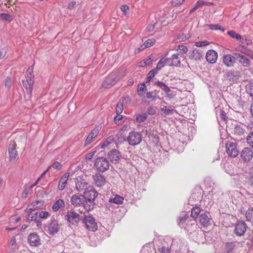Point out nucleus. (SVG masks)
<instances>
[{
	"mask_svg": "<svg viewBox=\"0 0 253 253\" xmlns=\"http://www.w3.org/2000/svg\"><path fill=\"white\" fill-rule=\"evenodd\" d=\"M145 90H146L145 84L144 83H142L140 85L138 86V89H137V91L140 92V91H143Z\"/></svg>",
	"mask_w": 253,
	"mask_h": 253,
	"instance_id": "61",
	"label": "nucleus"
},
{
	"mask_svg": "<svg viewBox=\"0 0 253 253\" xmlns=\"http://www.w3.org/2000/svg\"><path fill=\"white\" fill-rule=\"evenodd\" d=\"M98 129L94 128L92 129L90 133L88 135L85 141L84 145L87 146L90 144L92 140L98 135Z\"/></svg>",
	"mask_w": 253,
	"mask_h": 253,
	"instance_id": "24",
	"label": "nucleus"
},
{
	"mask_svg": "<svg viewBox=\"0 0 253 253\" xmlns=\"http://www.w3.org/2000/svg\"><path fill=\"white\" fill-rule=\"evenodd\" d=\"M226 153L228 155L232 158L236 157L239 154V150L237 145L234 142H228L226 144Z\"/></svg>",
	"mask_w": 253,
	"mask_h": 253,
	"instance_id": "7",
	"label": "nucleus"
},
{
	"mask_svg": "<svg viewBox=\"0 0 253 253\" xmlns=\"http://www.w3.org/2000/svg\"><path fill=\"white\" fill-rule=\"evenodd\" d=\"M65 206L64 201L61 199H59L55 202L52 206V210L54 211H56L61 208Z\"/></svg>",
	"mask_w": 253,
	"mask_h": 253,
	"instance_id": "27",
	"label": "nucleus"
},
{
	"mask_svg": "<svg viewBox=\"0 0 253 253\" xmlns=\"http://www.w3.org/2000/svg\"><path fill=\"white\" fill-rule=\"evenodd\" d=\"M0 17L4 20L6 21H10L11 20V17L9 14L6 13H2L0 14Z\"/></svg>",
	"mask_w": 253,
	"mask_h": 253,
	"instance_id": "58",
	"label": "nucleus"
},
{
	"mask_svg": "<svg viewBox=\"0 0 253 253\" xmlns=\"http://www.w3.org/2000/svg\"><path fill=\"white\" fill-rule=\"evenodd\" d=\"M93 183L98 187L103 186L106 183L107 180L105 177L99 173H97L93 176Z\"/></svg>",
	"mask_w": 253,
	"mask_h": 253,
	"instance_id": "14",
	"label": "nucleus"
},
{
	"mask_svg": "<svg viewBox=\"0 0 253 253\" xmlns=\"http://www.w3.org/2000/svg\"><path fill=\"white\" fill-rule=\"evenodd\" d=\"M128 144L131 146H136L140 143L142 141V135L137 131H131L126 138Z\"/></svg>",
	"mask_w": 253,
	"mask_h": 253,
	"instance_id": "4",
	"label": "nucleus"
},
{
	"mask_svg": "<svg viewBox=\"0 0 253 253\" xmlns=\"http://www.w3.org/2000/svg\"><path fill=\"white\" fill-rule=\"evenodd\" d=\"M158 73V71L154 68L151 70L148 74V76L149 77V78L152 79L156 74Z\"/></svg>",
	"mask_w": 253,
	"mask_h": 253,
	"instance_id": "59",
	"label": "nucleus"
},
{
	"mask_svg": "<svg viewBox=\"0 0 253 253\" xmlns=\"http://www.w3.org/2000/svg\"><path fill=\"white\" fill-rule=\"evenodd\" d=\"M84 196L88 202H94L98 195L97 191L92 186H90L84 191Z\"/></svg>",
	"mask_w": 253,
	"mask_h": 253,
	"instance_id": "9",
	"label": "nucleus"
},
{
	"mask_svg": "<svg viewBox=\"0 0 253 253\" xmlns=\"http://www.w3.org/2000/svg\"><path fill=\"white\" fill-rule=\"evenodd\" d=\"M188 215L185 213L184 215L182 217H181L179 218V219L178 220V225H180L181 224L184 223L185 220L188 218Z\"/></svg>",
	"mask_w": 253,
	"mask_h": 253,
	"instance_id": "57",
	"label": "nucleus"
},
{
	"mask_svg": "<svg viewBox=\"0 0 253 253\" xmlns=\"http://www.w3.org/2000/svg\"><path fill=\"white\" fill-rule=\"evenodd\" d=\"M94 167L98 170L103 172L109 169L110 164L109 161L106 158L100 157L95 159Z\"/></svg>",
	"mask_w": 253,
	"mask_h": 253,
	"instance_id": "2",
	"label": "nucleus"
},
{
	"mask_svg": "<svg viewBox=\"0 0 253 253\" xmlns=\"http://www.w3.org/2000/svg\"><path fill=\"white\" fill-rule=\"evenodd\" d=\"M124 198L118 195H116L115 197L110 198L109 202L116 204H121L123 203Z\"/></svg>",
	"mask_w": 253,
	"mask_h": 253,
	"instance_id": "33",
	"label": "nucleus"
},
{
	"mask_svg": "<svg viewBox=\"0 0 253 253\" xmlns=\"http://www.w3.org/2000/svg\"><path fill=\"white\" fill-rule=\"evenodd\" d=\"M45 230L49 234L54 235L59 230V226L57 220H51L44 227Z\"/></svg>",
	"mask_w": 253,
	"mask_h": 253,
	"instance_id": "5",
	"label": "nucleus"
},
{
	"mask_svg": "<svg viewBox=\"0 0 253 253\" xmlns=\"http://www.w3.org/2000/svg\"><path fill=\"white\" fill-rule=\"evenodd\" d=\"M225 76L227 79L232 82L237 80L239 77L238 73L233 71H229L226 72Z\"/></svg>",
	"mask_w": 253,
	"mask_h": 253,
	"instance_id": "25",
	"label": "nucleus"
},
{
	"mask_svg": "<svg viewBox=\"0 0 253 253\" xmlns=\"http://www.w3.org/2000/svg\"><path fill=\"white\" fill-rule=\"evenodd\" d=\"M28 240L30 244L32 246L37 247L41 244L39 236L35 233L30 234Z\"/></svg>",
	"mask_w": 253,
	"mask_h": 253,
	"instance_id": "22",
	"label": "nucleus"
},
{
	"mask_svg": "<svg viewBox=\"0 0 253 253\" xmlns=\"http://www.w3.org/2000/svg\"><path fill=\"white\" fill-rule=\"evenodd\" d=\"M179 54H173L171 56L172 61L173 63V66H179L180 64V59H179Z\"/></svg>",
	"mask_w": 253,
	"mask_h": 253,
	"instance_id": "37",
	"label": "nucleus"
},
{
	"mask_svg": "<svg viewBox=\"0 0 253 253\" xmlns=\"http://www.w3.org/2000/svg\"><path fill=\"white\" fill-rule=\"evenodd\" d=\"M236 60V57L234 53L232 54H227L224 55L222 58L223 63L227 67H233Z\"/></svg>",
	"mask_w": 253,
	"mask_h": 253,
	"instance_id": "11",
	"label": "nucleus"
},
{
	"mask_svg": "<svg viewBox=\"0 0 253 253\" xmlns=\"http://www.w3.org/2000/svg\"><path fill=\"white\" fill-rule=\"evenodd\" d=\"M68 177L69 174L67 173H65L60 178V180L58 183V188L60 190H62L65 188V186L67 184V181L68 180Z\"/></svg>",
	"mask_w": 253,
	"mask_h": 253,
	"instance_id": "26",
	"label": "nucleus"
},
{
	"mask_svg": "<svg viewBox=\"0 0 253 253\" xmlns=\"http://www.w3.org/2000/svg\"><path fill=\"white\" fill-rule=\"evenodd\" d=\"M246 220L253 223V208H250L245 213Z\"/></svg>",
	"mask_w": 253,
	"mask_h": 253,
	"instance_id": "31",
	"label": "nucleus"
},
{
	"mask_svg": "<svg viewBox=\"0 0 253 253\" xmlns=\"http://www.w3.org/2000/svg\"><path fill=\"white\" fill-rule=\"evenodd\" d=\"M86 228L90 231H95L97 229V225L94 218L92 216L85 215L83 220Z\"/></svg>",
	"mask_w": 253,
	"mask_h": 253,
	"instance_id": "6",
	"label": "nucleus"
},
{
	"mask_svg": "<svg viewBox=\"0 0 253 253\" xmlns=\"http://www.w3.org/2000/svg\"><path fill=\"white\" fill-rule=\"evenodd\" d=\"M15 147L16 144L15 142H12L10 143L8 148V152L11 161L15 160L18 155L17 151L16 150Z\"/></svg>",
	"mask_w": 253,
	"mask_h": 253,
	"instance_id": "23",
	"label": "nucleus"
},
{
	"mask_svg": "<svg viewBox=\"0 0 253 253\" xmlns=\"http://www.w3.org/2000/svg\"><path fill=\"white\" fill-rule=\"evenodd\" d=\"M166 65V63L163 58L159 61L157 67L155 69L158 72V71L160 70Z\"/></svg>",
	"mask_w": 253,
	"mask_h": 253,
	"instance_id": "45",
	"label": "nucleus"
},
{
	"mask_svg": "<svg viewBox=\"0 0 253 253\" xmlns=\"http://www.w3.org/2000/svg\"><path fill=\"white\" fill-rule=\"evenodd\" d=\"M90 186L82 177L78 176L76 180V188L79 192L84 191Z\"/></svg>",
	"mask_w": 253,
	"mask_h": 253,
	"instance_id": "10",
	"label": "nucleus"
},
{
	"mask_svg": "<svg viewBox=\"0 0 253 253\" xmlns=\"http://www.w3.org/2000/svg\"><path fill=\"white\" fill-rule=\"evenodd\" d=\"M33 73V67L31 66L27 70L26 80L22 81L23 85L26 89L27 94L30 96L32 94L34 84L33 79L34 76Z\"/></svg>",
	"mask_w": 253,
	"mask_h": 253,
	"instance_id": "1",
	"label": "nucleus"
},
{
	"mask_svg": "<svg viewBox=\"0 0 253 253\" xmlns=\"http://www.w3.org/2000/svg\"><path fill=\"white\" fill-rule=\"evenodd\" d=\"M247 143L253 149V132L250 133L247 137Z\"/></svg>",
	"mask_w": 253,
	"mask_h": 253,
	"instance_id": "46",
	"label": "nucleus"
},
{
	"mask_svg": "<svg viewBox=\"0 0 253 253\" xmlns=\"http://www.w3.org/2000/svg\"><path fill=\"white\" fill-rule=\"evenodd\" d=\"M247 227L245 222H239L236 224L235 233L239 236L243 235L247 230Z\"/></svg>",
	"mask_w": 253,
	"mask_h": 253,
	"instance_id": "16",
	"label": "nucleus"
},
{
	"mask_svg": "<svg viewBox=\"0 0 253 253\" xmlns=\"http://www.w3.org/2000/svg\"><path fill=\"white\" fill-rule=\"evenodd\" d=\"M207 26L209 27V29L212 30H220L222 31H224V29L222 27H221L219 24H210L208 25Z\"/></svg>",
	"mask_w": 253,
	"mask_h": 253,
	"instance_id": "39",
	"label": "nucleus"
},
{
	"mask_svg": "<svg viewBox=\"0 0 253 253\" xmlns=\"http://www.w3.org/2000/svg\"><path fill=\"white\" fill-rule=\"evenodd\" d=\"M114 140V137L112 136H110L107 138V139L101 145V148H104L108 145H109L112 142H113Z\"/></svg>",
	"mask_w": 253,
	"mask_h": 253,
	"instance_id": "42",
	"label": "nucleus"
},
{
	"mask_svg": "<svg viewBox=\"0 0 253 253\" xmlns=\"http://www.w3.org/2000/svg\"><path fill=\"white\" fill-rule=\"evenodd\" d=\"M161 253H170V250L168 247H163L161 249Z\"/></svg>",
	"mask_w": 253,
	"mask_h": 253,
	"instance_id": "63",
	"label": "nucleus"
},
{
	"mask_svg": "<svg viewBox=\"0 0 253 253\" xmlns=\"http://www.w3.org/2000/svg\"><path fill=\"white\" fill-rule=\"evenodd\" d=\"M4 83L5 86L7 88H9L12 84L11 79L9 77L5 79Z\"/></svg>",
	"mask_w": 253,
	"mask_h": 253,
	"instance_id": "49",
	"label": "nucleus"
},
{
	"mask_svg": "<svg viewBox=\"0 0 253 253\" xmlns=\"http://www.w3.org/2000/svg\"><path fill=\"white\" fill-rule=\"evenodd\" d=\"M31 189V188L29 186H25L24 190L22 194V197L23 198H26L27 197V196L28 195V193L29 192L30 190Z\"/></svg>",
	"mask_w": 253,
	"mask_h": 253,
	"instance_id": "47",
	"label": "nucleus"
},
{
	"mask_svg": "<svg viewBox=\"0 0 253 253\" xmlns=\"http://www.w3.org/2000/svg\"><path fill=\"white\" fill-rule=\"evenodd\" d=\"M205 5H208L207 2L204 1L203 0H199L197 1L194 7L190 10L189 14H190L192 13L196 9L201 7Z\"/></svg>",
	"mask_w": 253,
	"mask_h": 253,
	"instance_id": "30",
	"label": "nucleus"
},
{
	"mask_svg": "<svg viewBox=\"0 0 253 253\" xmlns=\"http://www.w3.org/2000/svg\"><path fill=\"white\" fill-rule=\"evenodd\" d=\"M123 118V116L119 114V115H117V116H116L115 118H114V122L116 124H119V121H121Z\"/></svg>",
	"mask_w": 253,
	"mask_h": 253,
	"instance_id": "62",
	"label": "nucleus"
},
{
	"mask_svg": "<svg viewBox=\"0 0 253 253\" xmlns=\"http://www.w3.org/2000/svg\"><path fill=\"white\" fill-rule=\"evenodd\" d=\"M231 167V166L228 164L226 166H225V170L227 173L230 175H235L236 173L233 169H230V167Z\"/></svg>",
	"mask_w": 253,
	"mask_h": 253,
	"instance_id": "52",
	"label": "nucleus"
},
{
	"mask_svg": "<svg viewBox=\"0 0 253 253\" xmlns=\"http://www.w3.org/2000/svg\"><path fill=\"white\" fill-rule=\"evenodd\" d=\"M174 112H176V111L173 109L171 106H169L168 107L167 110H166L165 115L169 116L172 114Z\"/></svg>",
	"mask_w": 253,
	"mask_h": 253,
	"instance_id": "54",
	"label": "nucleus"
},
{
	"mask_svg": "<svg viewBox=\"0 0 253 253\" xmlns=\"http://www.w3.org/2000/svg\"><path fill=\"white\" fill-rule=\"evenodd\" d=\"M147 116L145 114L137 115L136 117V120L137 122L140 123L145 121L147 119Z\"/></svg>",
	"mask_w": 253,
	"mask_h": 253,
	"instance_id": "44",
	"label": "nucleus"
},
{
	"mask_svg": "<svg viewBox=\"0 0 253 253\" xmlns=\"http://www.w3.org/2000/svg\"><path fill=\"white\" fill-rule=\"evenodd\" d=\"M190 38L189 34L181 33L177 36V40L178 42H183Z\"/></svg>",
	"mask_w": 253,
	"mask_h": 253,
	"instance_id": "36",
	"label": "nucleus"
},
{
	"mask_svg": "<svg viewBox=\"0 0 253 253\" xmlns=\"http://www.w3.org/2000/svg\"><path fill=\"white\" fill-rule=\"evenodd\" d=\"M235 247V244L233 242L226 243L225 246L226 253H234L233 250Z\"/></svg>",
	"mask_w": 253,
	"mask_h": 253,
	"instance_id": "28",
	"label": "nucleus"
},
{
	"mask_svg": "<svg viewBox=\"0 0 253 253\" xmlns=\"http://www.w3.org/2000/svg\"><path fill=\"white\" fill-rule=\"evenodd\" d=\"M177 47V49H179L180 50V52H181V54H185L188 51V48L185 45H178Z\"/></svg>",
	"mask_w": 253,
	"mask_h": 253,
	"instance_id": "48",
	"label": "nucleus"
},
{
	"mask_svg": "<svg viewBox=\"0 0 253 253\" xmlns=\"http://www.w3.org/2000/svg\"><path fill=\"white\" fill-rule=\"evenodd\" d=\"M95 152H96L95 151H94V152H90L88 154H87L86 155V156H85V159L86 160L91 159L93 158V157L94 156Z\"/></svg>",
	"mask_w": 253,
	"mask_h": 253,
	"instance_id": "64",
	"label": "nucleus"
},
{
	"mask_svg": "<svg viewBox=\"0 0 253 253\" xmlns=\"http://www.w3.org/2000/svg\"><path fill=\"white\" fill-rule=\"evenodd\" d=\"M240 42L243 44V45H240L237 48V51L240 52L243 54L247 55L250 58L253 59V51L249 48L245 47L246 45H248L251 42H247L246 44L244 43V39H242Z\"/></svg>",
	"mask_w": 253,
	"mask_h": 253,
	"instance_id": "15",
	"label": "nucleus"
},
{
	"mask_svg": "<svg viewBox=\"0 0 253 253\" xmlns=\"http://www.w3.org/2000/svg\"><path fill=\"white\" fill-rule=\"evenodd\" d=\"M108 157L111 162L114 164L119 163V160L121 158L120 152L117 149H112L108 153Z\"/></svg>",
	"mask_w": 253,
	"mask_h": 253,
	"instance_id": "13",
	"label": "nucleus"
},
{
	"mask_svg": "<svg viewBox=\"0 0 253 253\" xmlns=\"http://www.w3.org/2000/svg\"><path fill=\"white\" fill-rule=\"evenodd\" d=\"M227 34L229 36H230L232 38H235L237 40H241V41L242 40L241 36L238 34L234 31H228L227 32Z\"/></svg>",
	"mask_w": 253,
	"mask_h": 253,
	"instance_id": "40",
	"label": "nucleus"
},
{
	"mask_svg": "<svg viewBox=\"0 0 253 253\" xmlns=\"http://www.w3.org/2000/svg\"><path fill=\"white\" fill-rule=\"evenodd\" d=\"M124 110V107L123 103L121 102H119L116 107V112L117 115L121 114Z\"/></svg>",
	"mask_w": 253,
	"mask_h": 253,
	"instance_id": "41",
	"label": "nucleus"
},
{
	"mask_svg": "<svg viewBox=\"0 0 253 253\" xmlns=\"http://www.w3.org/2000/svg\"><path fill=\"white\" fill-rule=\"evenodd\" d=\"M120 80V77L116 72H112L105 79L102 84V86L105 88H110L116 84Z\"/></svg>",
	"mask_w": 253,
	"mask_h": 253,
	"instance_id": "3",
	"label": "nucleus"
},
{
	"mask_svg": "<svg viewBox=\"0 0 253 253\" xmlns=\"http://www.w3.org/2000/svg\"><path fill=\"white\" fill-rule=\"evenodd\" d=\"M37 212L31 211L28 216V220L29 221H36L37 218Z\"/></svg>",
	"mask_w": 253,
	"mask_h": 253,
	"instance_id": "43",
	"label": "nucleus"
},
{
	"mask_svg": "<svg viewBox=\"0 0 253 253\" xmlns=\"http://www.w3.org/2000/svg\"><path fill=\"white\" fill-rule=\"evenodd\" d=\"M83 204V206L84 207V209L86 211H90L93 210L94 208V202H88L87 200H86L85 202Z\"/></svg>",
	"mask_w": 253,
	"mask_h": 253,
	"instance_id": "35",
	"label": "nucleus"
},
{
	"mask_svg": "<svg viewBox=\"0 0 253 253\" xmlns=\"http://www.w3.org/2000/svg\"><path fill=\"white\" fill-rule=\"evenodd\" d=\"M49 216V213L47 211H41L39 213V217L41 218L46 219Z\"/></svg>",
	"mask_w": 253,
	"mask_h": 253,
	"instance_id": "53",
	"label": "nucleus"
},
{
	"mask_svg": "<svg viewBox=\"0 0 253 253\" xmlns=\"http://www.w3.org/2000/svg\"><path fill=\"white\" fill-rule=\"evenodd\" d=\"M206 58L208 62L210 63H214L217 59V53L214 50H209L207 52Z\"/></svg>",
	"mask_w": 253,
	"mask_h": 253,
	"instance_id": "21",
	"label": "nucleus"
},
{
	"mask_svg": "<svg viewBox=\"0 0 253 253\" xmlns=\"http://www.w3.org/2000/svg\"><path fill=\"white\" fill-rule=\"evenodd\" d=\"M219 116H220V118L221 120H222L224 121L226 120V118H227L226 114L224 111L220 110Z\"/></svg>",
	"mask_w": 253,
	"mask_h": 253,
	"instance_id": "60",
	"label": "nucleus"
},
{
	"mask_svg": "<svg viewBox=\"0 0 253 253\" xmlns=\"http://www.w3.org/2000/svg\"><path fill=\"white\" fill-rule=\"evenodd\" d=\"M86 201L85 197L82 195L74 194L71 197V202L75 207L82 206Z\"/></svg>",
	"mask_w": 253,
	"mask_h": 253,
	"instance_id": "12",
	"label": "nucleus"
},
{
	"mask_svg": "<svg viewBox=\"0 0 253 253\" xmlns=\"http://www.w3.org/2000/svg\"><path fill=\"white\" fill-rule=\"evenodd\" d=\"M156 40L154 39H150L145 42L140 46V49H144L145 48L150 47L155 43Z\"/></svg>",
	"mask_w": 253,
	"mask_h": 253,
	"instance_id": "32",
	"label": "nucleus"
},
{
	"mask_svg": "<svg viewBox=\"0 0 253 253\" xmlns=\"http://www.w3.org/2000/svg\"><path fill=\"white\" fill-rule=\"evenodd\" d=\"M234 55L236 56V60H238L243 67H247L250 66L251 61L246 56L236 52L234 53Z\"/></svg>",
	"mask_w": 253,
	"mask_h": 253,
	"instance_id": "17",
	"label": "nucleus"
},
{
	"mask_svg": "<svg viewBox=\"0 0 253 253\" xmlns=\"http://www.w3.org/2000/svg\"><path fill=\"white\" fill-rule=\"evenodd\" d=\"M247 126L243 124L235 125L233 128V132L235 135L238 136H244L246 133Z\"/></svg>",
	"mask_w": 253,
	"mask_h": 253,
	"instance_id": "20",
	"label": "nucleus"
},
{
	"mask_svg": "<svg viewBox=\"0 0 253 253\" xmlns=\"http://www.w3.org/2000/svg\"><path fill=\"white\" fill-rule=\"evenodd\" d=\"M156 85H157L158 86H159L160 88H161L164 91L166 89V88L168 87L165 84L163 83L162 82L158 81L156 82L155 84Z\"/></svg>",
	"mask_w": 253,
	"mask_h": 253,
	"instance_id": "56",
	"label": "nucleus"
},
{
	"mask_svg": "<svg viewBox=\"0 0 253 253\" xmlns=\"http://www.w3.org/2000/svg\"><path fill=\"white\" fill-rule=\"evenodd\" d=\"M241 156L244 161L249 162L253 158V151L250 148H244L241 152Z\"/></svg>",
	"mask_w": 253,
	"mask_h": 253,
	"instance_id": "18",
	"label": "nucleus"
},
{
	"mask_svg": "<svg viewBox=\"0 0 253 253\" xmlns=\"http://www.w3.org/2000/svg\"><path fill=\"white\" fill-rule=\"evenodd\" d=\"M51 167H52L55 169L59 170L62 168V165L59 163L58 162H55L53 163V164L50 166Z\"/></svg>",
	"mask_w": 253,
	"mask_h": 253,
	"instance_id": "55",
	"label": "nucleus"
},
{
	"mask_svg": "<svg viewBox=\"0 0 253 253\" xmlns=\"http://www.w3.org/2000/svg\"><path fill=\"white\" fill-rule=\"evenodd\" d=\"M200 211L201 209L199 207H195L193 208L191 210V217L194 219H196L198 217Z\"/></svg>",
	"mask_w": 253,
	"mask_h": 253,
	"instance_id": "34",
	"label": "nucleus"
},
{
	"mask_svg": "<svg viewBox=\"0 0 253 253\" xmlns=\"http://www.w3.org/2000/svg\"><path fill=\"white\" fill-rule=\"evenodd\" d=\"M159 91L157 90H154L152 91L147 92L146 93V97L148 99H151L153 101L156 100L157 98H158V94Z\"/></svg>",
	"mask_w": 253,
	"mask_h": 253,
	"instance_id": "29",
	"label": "nucleus"
},
{
	"mask_svg": "<svg viewBox=\"0 0 253 253\" xmlns=\"http://www.w3.org/2000/svg\"><path fill=\"white\" fill-rule=\"evenodd\" d=\"M209 42L207 41H204L202 42H195V45L197 47H202L204 46H206L209 44Z\"/></svg>",
	"mask_w": 253,
	"mask_h": 253,
	"instance_id": "50",
	"label": "nucleus"
},
{
	"mask_svg": "<svg viewBox=\"0 0 253 253\" xmlns=\"http://www.w3.org/2000/svg\"><path fill=\"white\" fill-rule=\"evenodd\" d=\"M65 216L72 225H78L81 220L80 215L74 211H68Z\"/></svg>",
	"mask_w": 253,
	"mask_h": 253,
	"instance_id": "8",
	"label": "nucleus"
},
{
	"mask_svg": "<svg viewBox=\"0 0 253 253\" xmlns=\"http://www.w3.org/2000/svg\"><path fill=\"white\" fill-rule=\"evenodd\" d=\"M200 223L204 226H208L211 225V218L209 213H204L200 215L199 217Z\"/></svg>",
	"mask_w": 253,
	"mask_h": 253,
	"instance_id": "19",
	"label": "nucleus"
},
{
	"mask_svg": "<svg viewBox=\"0 0 253 253\" xmlns=\"http://www.w3.org/2000/svg\"><path fill=\"white\" fill-rule=\"evenodd\" d=\"M246 90L253 99V83H249L246 86Z\"/></svg>",
	"mask_w": 253,
	"mask_h": 253,
	"instance_id": "38",
	"label": "nucleus"
},
{
	"mask_svg": "<svg viewBox=\"0 0 253 253\" xmlns=\"http://www.w3.org/2000/svg\"><path fill=\"white\" fill-rule=\"evenodd\" d=\"M185 0H172L171 1V4L173 6H177L182 4Z\"/></svg>",
	"mask_w": 253,
	"mask_h": 253,
	"instance_id": "51",
	"label": "nucleus"
}]
</instances>
